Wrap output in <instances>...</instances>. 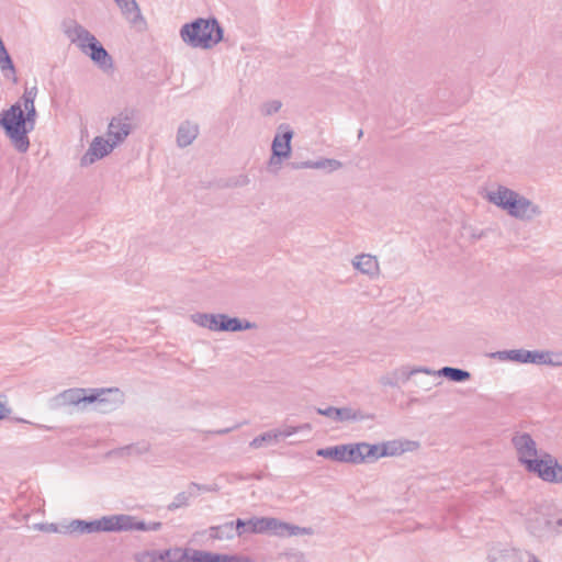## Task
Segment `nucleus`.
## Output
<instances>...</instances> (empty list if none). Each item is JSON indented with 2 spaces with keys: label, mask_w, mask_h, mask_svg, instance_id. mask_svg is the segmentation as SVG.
Wrapping results in <instances>:
<instances>
[{
  "label": "nucleus",
  "mask_w": 562,
  "mask_h": 562,
  "mask_svg": "<svg viewBox=\"0 0 562 562\" xmlns=\"http://www.w3.org/2000/svg\"><path fill=\"white\" fill-rule=\"evenodd\" d=\"M419 442L405 438L393 439L380 445L367 442L337 445L318 449L317 457H400L404 453H417Z\"/></svg>",
  "instance_id": "obj_1"
},
{
  "label": "nucleus",
  "mask_w": 562,
  "mask_h": 562,
  "mask_svg": "<svg viewBox=\"0 0 562 562\" xmlns=\"http://www.w3.org/2000/svg\"><path fill=\"white\" fill-rule=\"evenodd\" d=\"M121 402L117 389H68L50 400V407L55 409L78 407L80 409L93 405L94 409L105 413L112 411Z\"/></svg>",
  "instance_id": "obj_2"
},
{
  "label": "nucleus",
  "mask_w": 562,
  "mask_h": 562,
  "mask_svg": "<svg viewBox=\"0 0 562 562\" xmlns=\"http://www.w3.org/2000/svg\"><path fill=\"white\" fill-rule=\"evenodd\" d=\"M161 528V522L138 521L130 515H111L103 516L92 521L74 520L69 525L70 532L75 533H93V532H117L130 530L156 531Z\"/></svg>",
  "instance_id": "obj_3"
},
{
  "label": "nucleus",
  "mask_w": 562,
  "mask_h": 562,
  "mask_svg": "<svg viewBox=\"0 0 562 562\" xmlns=\"http://www.w3.org/2000/svg\"><path fill=\"white\" fill-rule=\"evenodd\" d=\"M223 29L214 18H198L179 30L181 41L191 48L211 49L223 40Z\"/></svg>",
  "instance_id": "obj_4"
},
{
  "label": "nucleus",
  "mask_w": 562,
  "mask_h": 562,
  "mask_svg": "<svg viewBox=\"0 0 562 562\" xmlns=\"http://www.w3.org/2000/svg\"><path fill=\"white\" fill-rule=\"evenodd\" d=\"M0 125L4 130L12 146L19 153H26L29 150V133L35 128V123L24 116L21 103H14L2 112Z\"/></svg>",
  "instance_id": "obj_5"
},
{
  "label": "nucleus",
  "mask_w": 562,
  "mask_h": 562,
  "mask_svg": "<svg viewBox=\"0 0 562 562\" xmlns=\"http://www.w3.org/2000/svg\"><path fill=\"white\" fill-rule=\"evenodd\" d=\"M529 472L550 483L562 482V465L558 459H519Z\"/></svg>",
  "instance_id": "obj_6"
},
{
  "label": "nucleus",
  "mask_w": 562,
  "mask_h": 562,
  "mask_svg": "<svg viewBox=\"0 0 562 562\" xmlns=\"http://www.w3.org/2000/svg\"><path fill=\"white\" fill-rule=\"evenodd\" d=\"M520 193L505 186H497L485 193V199L497 207L507 212L513 217Z\"/></svg>",
  "instance_id": "obj_7"
},
{
  "label": "nucleus",
  "mask_w": 562,
  "mask_h": 562,
  "mask_svg": "<svg viewBox=\"0 0 562 562\" xmlns=\"http://www.w3.org/2000/svg\"><path fill=\"white\" fill-rule=\"evenodd\" d=\"M64 32L68 40L75 44L81 53L86 52V49L97 38L91 32L76 21H69L66 23Z\"/></svg>",
  "instance_id": "obj_8"
},
{
  "label": "nucleus",
  "mask_w": 562,
  "mask_h": 562,
  "mask_svg": "<svg viewBox=\"0 0 562 562\" xmlns=\"http://www.w3.org/2000/svg\"><path fill=\"white\" fill-rule=\"evenodd\" d=\"M114 148L115 146L108 138L97 136L81 157L80 164L81 166H90L108 156Z\"/></svg>",
  "instance_id": "obj_9"
},
{
  "label": "nucleus",
  "mask_w": 562,
  "mask_h": 562,
  "mask_svg": "<svg viewBox=\"0 0 562 562\" xmlns=\"http://www.w3.org/2000/svg\"><path fill=\"white\" fill-rule=\"evenodd\" d=\"M132 132V123L127 116L119 115L111 120L108 126V139L116 147Z\"/></svg>",
  "instance_id": "obj_10"
},
{
  "label": "nucleus",
  "mask_w": 562,
  "mask_h": 562,
  "mask_svg": "<svg viewBox=\"0 0 562 562\" xmlns=\"http://www.w3.org/2000/svg\"><path fill=\"white\" fill-rule=\"evenodd\" d=\"M423 369H425V367L412 369L407 367L397 368L380 376L379 383L382 386L397 387L400 382H406L416 374L424 373Z\"/></svg>",
  "instance_id": "obj_11"
},
{
  "label": "nucleus",
  "mask_w": 562,
  "mask_h": 562,
  "mask_svg": "<svg viewBox=\"0 0 562 562\" xmlns=\"http://www.w3.org/2000/svg\"><path fill=\"white\" fill-rule=\"evenodd\" d=\"M542 213V209L539 204L521 194L513 217L522 222H531L535 218L540 217Z\"/></svg>",
  "instance_id": "obj_12"
},
{
  "label": "nucleus",
  "mask_w": 562,
  "mask_h": 562,
  "mask_svg": "<svg viewBox=\"0 0 562 562\" xmlns=\"http://www.w3.org/2000/svg\"><path fill=\"white\" fill-rule=\"evenodd\" d=\"M200 133V126L195 121H182L176 134V143L179 148H186L193 144Z\"/></svg>",
  "instance_id": "obj_13"
},
{
  "label": "nucleus",
  "mask_w": 562,
  "mask_h": 562,
  "mask_svg": "<svg viewBox=\"0 0 562 562\" xmlns=\"http://www.w3.org/2000/svg\"><path fill=\"white\" fill-rule=\"evenodd\" d=\"M512 443L519 457H539L537 443L527 432H517L512 438ZM541 457H550L544 453Z\"/></svg>",
  "instance_id": "obj_14"
},
{
  "label": "nucleus",
  "mask_w": 562,
  "mask_h": 562,
  "mask_svg": "<svg viewBox=\"0 0 562 562\" xmlns=\"http://www.w3.org/2000/svg\"><path fill=\"white\" fill-rule=\"evenodd\" d=\"M103 71L113 69V60L106 49L95 38L94 42L83 52Z\"/></svg>",
  "instance_id": "obj_15"
},
{
  "label": "nucleus",
  "mask_w": 562,
  "mask_h": 562,
  "mask_svg": "<svg viewBox=\"0 0 562 562\" xmlns=\"http://www.w3.org/2000/svg\"><path fill=\"white\" fill-rule=\"evenodd\" d=\"M351 265L353 269L362 274L368 276L370 279H374L380 274V266L375 256L370 254L357 255Z\"/></svg>",
  "instance_id": "obj_16"
},
{
  "label": "nucleus",
  "mask_w": 562,
  "mask_h": 562,
  "mask_svg": "<svg viewBox=\"0 0 562 562\" xmlns=\"http://www.w3.org/2000/svg\"><path fill=\"white\" fill-rule=\"evenodd\" d=\"M423 371L426 375L443 376L453 382H465L471 379V373L469 371L453 367H443L439 370H432L425 367Z\"/></svg>",
  "instance_id": "obj_17"
},
{
  "label": "nucleus",
  "mask_w": 562,
  "mask_h": 562,
  "mask_svg": "<svg viewBox=\"0 0 562 562\" xmlns=\"http://www.w3.org/2000/svg\"><path fill=\"white\" fill-rule=\"evenodd\" d=\"M527 525L530 532L536 536H542L552 528V521L547 517V514L538 510L528 514Z\"/></svg>",
  "instance_id": "obj_18"
},
{
  "label": "nucleus",
  "mask_w": 562,
  "mask_h": 562,
  "mask_svg": "<svg viewBox=\"0 0 562 562\" xmlns=\"http://www.w3.org/2000/svg\"><path fill=\"white\" fill-rule=\"evenodd\" d=\"M492 357L499 361H512L517 363H531L532 350L512 349L501 350L492 353Z\"/></svg>",
  "instance_id": "obj_19"
},
{
  "label": "nucleus",
  "mask_w": 562,
  "mask_h": 562,
  "mask_svg": "<svg viewBox=\"0 0 562 562\" xmlns=\"http://www.w3.org/2000/svg\"><path fill=\"white\" fill-rule=\"evenodd\" d=\"M255 533L277 535L281 529V520L272 517H254Z\"/></svg>",
  "instance_id": "obj_20"
},
{
  "label": "nucleus",
  "mask_w": 562,
  "mask_h": 562,
  "mask_svg": "<svg viewBox=\"0 0 562 562\" xmlns=\"http://www.w3.org/2000/svg\"><path fill=\"white\" fill-rule=\"evenodd\" d=\"M37 94L36 87L26 88L21 100L18 103H21V109L24 112V116L35 123L36 121V109H35V98Z\"/></svg>",
  "instance_id": "obj_21"
},
{
  "label": "nucleus",
  "mask_w": 562,
  "mask_h": 562,
  "mask_svg": "<svg viewBox=\"0 0 562 562\" xmlns=\"http://www.w3.org/2000/svg\"><path fill=\"white\" fill-rule=\"evenodd\" d=\"M317 413L336 422H346L357 418V413L349 407L337 408L328 406L326 408H318Z\"/></svg>",
  "instance_id": "obj_22"
},
{
  "label": "nucleus",
  "mask_w": 562,
  "mask_h": 562,
  "mask_svg": "<svg viewBox=\"0 0 562 562\" xmlns=\"http://www.w3.org/2000/svg\"><path fill=\"white\" fill-rule=\"evenodd\" d=\"M222 317L223 318L220 324L221 331H233L234 333V331L248 330V329H252L256 327V324H254L251 322L243 321L237 317H229L226 314H222Z\"/></svg>",
  "instance_id": "obj_23"
},
{
  "label": "nucleus",
  "mask_w": 562,
  "mask_h": 562,
  "mask_svg": "<svg viewBox=\"0 0 562 562\" xmlns=\"http://www.w3.org/2000/svg\"><path fill=\"white\" fill-rule=\"evenodd\" d=\"M130 22L137 24L143 21L140 9L135 0H114Z\"/></svg>",
  "instance_id": "obj_24"
},
{
  "label": "nucleus",
  "mask_w": 562,
  "mask_h": 562,
  "mask_svg": "<svg viewBox=\"0 0 562 562\" xmlns=\"http://www.w3.org/2000/svg\"><path fill=\"white\" fill-rule=\"evenodd\" d=\"M222 318V314L196 313L192 315V321L196 325L212 331H221L220 324Z\"/></svg>",
  "instance_id": "obj_25"
},
{
  "label": "nucleus",
  "mask_w": 562,
  "mask_h": 562,
  "mask_svg": "<svg viewBox=\"0 0 562 562\" xmlns=\"http://www.w3.org/2000/svg\"><path fill=\"white\" fill-rule=\"evenodd\" d=\"M209 536L215 540H232L237 536L235 521H228L223 525L210 527Z\"/></svg>",
  "instance_id": "obj_26"
},
{
  "label": "nucleus",
  "mask_w": 562,
  "mask_h": 562,
  "mask_svg": "<svg viewBox=\"0 0 562 562\" xmlns=\"http://www.w3.org/2000/svg\"><path fill=\"white\" fill-rule=\"evenodd\" d=\"M301 168H308V169H322L327 170L328 172H333L336 170H339L342 167L341 161L333 158H323L316 161L308 160L304 161L301 166Z\"/></svg>",
  "instance_id": "obj_27"
},
{
  "label": "nucleus",
  "mask_w": 562,
  "mask_h": 562,
  "mask_svg": "<svg viewBox=\"0 0 562 562\" xmlns=\"http://www.w3.org/2000/svg\"><path fill=\"white\" fill-rule=\"evenodd\" d=\"M281 165V127L274 135L272 142V156L269 161V170L273 173H278Z\"/></svg>",
  "instance_id": "obj_28"
},
{
  "label": "nucleus",
  "mask_w": 562,
  "mask_h": 562,
  "mask_svg": "<svg viewBox=\"0 0 562 562\" xmlns=\"http://www.w3.org/2000/svg\"><path fill=\"white\" fill-rule=\"evenodd\" d=\"M199 490L200 487L196 484H191L187 491L181 492L175 496L172 503L169 505V509H177L182 506H187L190 498L198 495Z\"/></svg>",
  "instance_id": "obj_29"
},
{
  "label": "nucleus",
  "mask_w": 562,
  "mask_h": 562,
  "mask_svg": "<svg viewBox=\"0 0 562 562\" xmlns=\"http://www.w3.org/2000/svg\"><path fill=\"white\" fill-rule=\"evenodd\" d=\"M310 434H311V428H310V425H307V424L301 425L299 427L283 425V431H282L283 438H291L295 435H299L297 439H292L290 441L291 443L305 440L310 436Z\"/></svg>",
  "instance_id": "obj_30"
},
{
  "label": "nucleus",
  "mask_w": 562,
  "mask_h": 562,
  "mask_svg": "<svg viewBox=\"0 0 562 562\" xmlns=\"http://www.w3.org/2000/svg\"><path fill=\"white\" fill-rule=\"evenodd\" d=\"M280 432L278 430H270L267 431L258 437H256L251 442L250 446L252 448H267L278 445V438Z\"/></svg>",
  "instance_id": "obj_31"
},
{
  "label": "nucleus",
  "mask_w": 562,
  "mask_h": 562,
  "mask_svg": "<svg viewBox=\"0 0 562 562\" xmlns=\"http://www.w3.org/2000/svg\"><path fill=\"white\" fill-rule=\"evenodd\" d=\"M149 452V445L147 442H138L121 447L116 450L117 457H132L138 454H146Z\"/></svg>",
  "instance_id": "obj_32"
},
{
  "label": "nucleus",
  "mask_w": 562,
  "mask_h": 562,
  "mask_svg": "<svg viewBox=\"0 0 562 562\" xmlns=\"http://www.w3.org/2000/svg\"><path fill=\"white\" fill-rule=\"evenodd\" d=\"M314 533L310 527H300L283 522V538L286 537H307Z\"/></svg>",
  "instance_id": "obj_33"
},
{
  "label": "nucleus",
  "mask_w": 562,
  "mask_h": 562,
  "mask_svg": "<svg viewBox=\"0 0 562 562\" xmlns=\"http://www.w3.org/2000/svg\"><path fill=\"white\" fill-rule=\"evenodd\" d=\"M162 557L165 562H188L189 559L188 552L178 548L162 551Z\"/></svg>",
  "instance_id": "obj_34"
},
{
  "label": "nucleus",
  "mask_w": 562,
  "mask_h": 562,
  "mask_svg": "<svg viewBox=\"0 0 562 562\" xmlns=\"http://www.w3.org/2000/svg\"><path fill=\"white\" fill-rule=\"evenodd\" d=\"M218 553H213L209 551L194 550L192 554L189 555L188 562H217Z\"/></svg>",
  "instance_id": "obj_35"
},
{
  "label": "nucleus",
  "mask_w": 562,
  "mask_h": 562,
  "mask_svg": "<svg viewBox=\"0 0 562 562\" xmlns=\"http://www.w3.org/2000/svg\"><path fill=\"white\" fill-rule=\"evenodd\" d=\"M237 537H243L246 533H255L254 530V517L249 519H236L235 520Z\"/></svg>",
  "instance_id": "obj_36"
},
{
  "label": "nucleus",
  "mask_w": 562,
  "mask_h": 562,
  "mask_svg": "<svg viewBox=\"0 0 562 562\" xmlns=\"http://www.w3.org/2000/svg\"><path fill=\"white\" fill-rule=\"evenodd\" d=\"M137 562H165L162 551H144L136 554Z\"/></svg>",
  "instance_id": "obj_37"
},
{
  "label": "nucleus",
  "mask_w": 562,
  "mask_h": 562,
  "mask_svg": "<svg viewBox=\"0 0 562 562\" xmlns=\"http://www.w3.org/2000/svg\"><path fill=\"white\" fill-rule=\"evenodd\" d=\"M549 350H532V364L548 366Z\"/></svg>",
  "instance_id": "obj_38"
},
{
  "label": "nucleus",
  "mask_w": 562,
  "mask_h": 562,
  "mask_svg": "<svg viewBox=\"0 0 562 562\" xmlns=\"http://www.w3.org/2000/svg\"><path fill=\"white\" fill-rule=\"evenodd\" d=\"M292 137H293L292 131H283V160L288 159L291 155Z\"/></svg>",
  "instance_id": "obj_39"
},
{
  "label": "nucleus",
  "mask_w": 562,
  "mask_h": 562,
  "mask_svg": "<svg viewBox=\"0 0 562 562\" xmlns=\"http://www.w3.org/2000/svg\"><path fill=\"white\" fill-rule=\"evenodd\" d=\"M548 366H551V367H562V351H551V350H549Z\"/></svg>",
  "instance_id": "obj_40"
},
{
  "label": "nucleus",
  "mask_w": 562,
  "mask_h": 562,
  "mask_svg": "<svg viewBox=\"0 0 562 562\" xmlns=\"http://www.w3.org/2000/svg\"><path fill=\"white\" fill-rule=\"evenodd\" d=\"M284 558H285V562H306L304 554L302 552L295 551V550L286 552L284 554Z\"/></svg>",
  "instance_id": "obj_41"
},
{
  "label": "nucleus",
  "mask_w": 562,
  "mask_h": 562,
  "mask_svg": "<svg viewBox=\"0 0 562 562\" xmlns=\"http://www.w3.org/2000/svg\"><path fill=\"white\" fill-rule=\"evenodd\" d=\"M0 69L3 72L7 70L14 72V66L9 54L0 57Z\"/></svg>",
  "instance_id": "obj_42"
},
{
  "label": "nucleus",
  "mask_w": 562,
  "mask_h": 562,
  "mask_svg": "<svg viewBox=\"0 0 562 562\" xmlns=\"http://www.w3.org/2000/svg\"><path fill=\"white\" fill-rule=\"evenodd\" d=\"M217 562H249V560L239 555H227L218 553Z\"/></svg>",
  "instance_id": "obj_43"
},
{
  "label": "nucleus",
  "mask_w": 562,
  "mask_h": 562,
  "mask_svg": "<svg viewBox=\"0 0 562 562\" xmlns=\"http://www.w3.org/2000/svg\"><path fill=\"white\" fill-rule=\"evenodd\" d=\"M280 108H281V103L279 101H273V102L265 104L262 108V112L267 115H271L273 113H277Z\"/></svg>",
  "instance_id": "obj_44"
},
{
  "label": "nucleus",
  "mask_w": 562,
  "mask_h": 562,
  "mask_svg": "<svg viewBox=\"0 0 562 562\" xmlns=\"http://www.w3.org/2000/svg\"><path fill=\"white\" fill-rule=\"evenodd\" d=\"M415 383L423 387L425 391H430L434 386V384L429 380H416Z\"/></svg>",
  "instance_id": "obj_45"
},
{
  "label": "nucleus",
  "mask_w": 562,
  "mask_h": 562,
  "mask_svg": "<svg viewBox=\"0 0 562 562\" xmlns=\"http://www.w3.org/2000/svg\"><path fill=\"white\" fill-rule=\"evenodd\" d=\"M8 413V409L5 408V406L2 404V402H0V419L4 418L5 415Z\"/></svg>",
  "instance_id": "obj_46"
},
{
  "label": "nucleus",
  "mask_w": 562,
  "mask_h": 562,
  "mask_svg": "<svg viewBox=\"0 0 562 562\" xmlns=\"http://www.w3.org/2000/svg\"><path fill=\"white\" fill-rule=\"evenodd\" d=\"M239 426H240V425H236V426H234V427H232V428H228V429H225V430H221V431H218V434H226V432H228V431H231V430L237 429Z\"/></svg>",
  "instance_id": "obj_47"
},
{
  "label": "nucleus",
  "mask_w": 562,
  "mask_h": 562,
  "mask_svg": "<svg viewBox=\"0 0 562 562\" xmlns=\"http://www.w3.org/2000/svg\"><path fill=\"white\" fill-rule=\"evenodd\" d=\"M350 460H351V461H353V462H358V461H359V462H362V461H364L366 459H356V458H352V459H350Z\"/></svg>",
  "instance_id": "obj_48"
},
{
  "label": "nucleus",
  "mask_w": 562,
  "mask_h": 562,
  "mask_svg": "<svg viewBox=\"0 0 562 562\" xmlns=\"http://www.w3.org/2000/svg\"><path fill=\"white\" fill-rule=\"evenodd\" d=\"M557 524H558L559 526H562V519H558V520H557Z\"/></svg>",
  "instance_id": "obj_49"
}]
</instances>
